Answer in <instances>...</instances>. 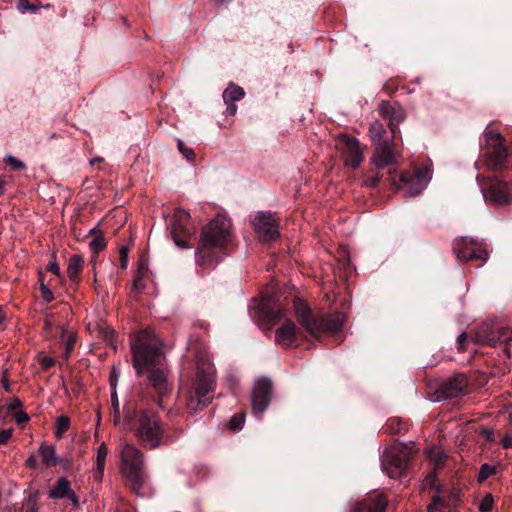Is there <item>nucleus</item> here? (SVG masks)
Returning a JSON list of instances; mask_svg holds the SVG:
<instances>
[{"label": "nucleus", "instance_id": "nucleus-1", "mask_svg": "<svg viewBox=\"0 0 512 512\" xmlns=\"http://www.w3.org/2000/svg\"><path fill=\"white\" fill-rule=\"evenodd\" d=\"M133 366L138 375L149 371L148 381L161 396L168 388L164 371L162 342L152 330H144L136 335L131 344Z\"/></svg>", "mask_w": 512, "mask_h": 512}, {"label": "nucleus", "instance_id": "nucleus-2", "mask_svg": "<svg viewBox=\"0 0 512 512\" xmlns=\"http://www.w3.org/2000/svg\"><path fill=\"white\" fill-rule=\"evenodd\" d=\"M293 307L301 326L309 335L315 338H318L325 332L339 331L345 322V315L341 312L327 315L313 314L309 307L299 298L293 300Z\"/></svg>", "mask_w": 512, "mask_h": 512}, {"label": "nucleus", "instance_id": "nucleus-3", "mask_svg": "<svg viewBox=\"0 0 512 512\" xmlns=\"http://www.w3.org/2000/svg\"><path fill=\"white\" fill-rule=\"evenodd\" d=\"M122 472L130 488L136 495H144L146 474L143 466V454L132 444H125L121 451Z\"/></svg>", "mask_w": 512, "mask_h": 512}, {"label": "nucleus", "instance_id": "nucleus-4", "mask_svg": "<svg viewBox=\"0 0 512 512\" xmlns=\"http://www.w3.org/2000/svg\"><path fill=\"white\" fill-rule=\"evenodd\" d=\"M214 370L213 367L208 365L204 371L198 368L197 377L189 390L187 398V409L191 414L208 406L212 400V393L214 391Z\"/></svg>", "mask_w": 512, "mask_h": 512}, {"label": "nucleus", "instance_id": "nucleus-5", "mask_svg": "<svg viewBox=\"0 0 512 512\" xmlns=\"http://www.w3.org/2000/svg\"><path fill=\"white\" fill-rule=\"evenodd\" d=\"M135 436L145 448L159 447L164 436V428L158 416L153 412L141 410L137 416Z\"/></svg>", "mask_w": 512, "mask_h": 512}, {"label": "nucleus", "instance_id": "nucleus-6", "mask_svg": "<svg viewBox=\"0 0 512 512\" xmlns=\"http://www.w3.org/2000/svg\"><path fill=\"white\" fill-rule=\"evenodd\" d=\"M411 449L402 443L386 448L381 457L382 470L390 478H398L406 470Z\"/></svg>", "mask_w": 512, "mask_h": 512}, {"label": "nucleus", "instance_id": "nucleus-7", "mask_svg": "<svg viewBox=\"0 0 512 512\" xmlns=\"http://www.w3.org/2000/svg\"><path fill=\"white\" fill-rule=\"evenodd\" d=\"M230 228V220L218 215L203 229L201 240L206 246L214 245L223 248L229 237Z\"/></svg>", "mask_w": 512, "mask_h": 512}, {"label": "nucleus", "instance_id": "nucleus-8", "mask_svg": "<svg viewBox=\"0 0 512 512\" xmlns=\"http://www.w3.org/2000/svg\"><path fill=\"white\" fill-rule=\"evenodd\" d=\"M484 140L489 152L487 153V166L491 170L502 167L507 158V149L503 136L497 131L490 130L484 133Z\"/></svg>", "mask_w": 512, "mask_h": 512}, {"label": "nucleus", "instance_id": "nucleus-9", "mask_svg": "<svg viewBox=\"0 0 512 512\" xmlns=\"http://www.w3.org/2000/svg\"><path fill=\"white\" fill-rule=\"evenodd\" d=\"M170 225L174 243L180 248H189L188 240L193 234L189 212L182 208L176 209Z\"/></svg>", "mask_w": 512, "mask_h": 512}, {"label": "nucleus", "instance_id": "nucleus-10", "mask_svg": "<svg viewBox=\"0 0 512 512\" xmlns=\"http://www.w3.org/2000/svg\"><path fill=\"white\" fill-rule=\"evenodd\" d=\"M453 251L456 256L464 261L479 260L486 262L488 252L482 242L468 237H460L453 242Z\"/></svg>", "mask_w": 512, "mask_h": 512}, {"label": "nucleus", "instance_id": "nucleus-11", "mask_svg": "<svg viewBox=\"0 0 512 512\" xmlns=\"http://www.w3.org/2000/svg\"><path fill=\"white\" fill-rule=\"evenodd\" d=\"M483 198L486 203L497 206L508 205L512 201V183L500 179H489L482 188Z\"/></svg>", "mask_w": 512, "mask_h": 512}, {"label": "nucleus", "instance_id": "nucleus-12", "mask_svg": "<svg viewBox=\"0 0 512 512\" xmlns=\"http://www.w3.org/2000/svg\"><path fill=\"white\" fill-rule=\"evenodd\" d=\"M431 179V171L427 167L416 170L413 174L403 173L400 176L399 189L408 196L420 194Z\"/></svg>", "mask_w": 512, "mask_h": 512}, {"label": "nucleus", "instance_id": "nucleus-13", "mask_svg": "<svg viewBox=\"0 0 512 512\" xmlns=\"http://www.w3.org/2000/svg\"><path fill=\"white\" fill-rule=\"evenodd\" d=\"M467 385L468 381L466 376L464 374H456L439 386L432 401L440 402L464 395L467 390Z\"/></svg>", "mask_w": 512, "mask_h": 512}, {"label": "nucleus", "instance_id": "nucleus-14", "mask_svg": "<svg viewBox=\"0 0 512 512\" xmlns=\"http://www.w3.org/2000/svg\"><path fill=\"white\" fill-rule=\"evenodd\" d=\"M272 382L266 377L259 378L254 383L252 392V409L254 414H262L270 404Z\"/></svg>", "mask_w": 512, "mask_h": 512}, {"label": "nucleus", "instance_id": "nucleus-15", "mask_svg": "<svg viewBox=\"0 0 512 512\" xmlns=\"http://www.w3.org/2000/svg\"><path fill=\"white\" fill-rule=\"evenodd\" d=\"M340 144L342 145L345 164L354 169L358 168L363 161V151L359 141L354 137L342 135L340 137Z\"/></svg>", "mask_w": 512, "mask_h": 512}, {"label": "nucleus", "instance_id": "nucleus-16", "mask_svg": "<svg viewBox=\"0 0 512 512\" xmlns=\"http://www.w3.org/2000/svg\"><path fill=\"white\" fill-rule=\"evenodd\" d=\"M256 233L264 241H272L279 236L278 224L270 213H260L253 221Z\"/></svg>", "mask_w": 512, "mask_h": 512}, {"label": "nucleus", "instance_id": "nucleus-17", "mask_svg": "<svg viewBox=\"0 0 512 512\" xmlns=\"http://www.w3.org/2000/svg\"><path fill=\"white\" fill-rule=\"evenodd\" d=\"M48 497L53 500L67 498L73 506H79L78 496L71 488L70 481L66 477H60L48 491Z\"/></svg>", "mask_w": 512, "mask_h": 512}, {"label": "nucleus", "instance_id": "nucleus-18", "mask_svg": "<svg viewBox=\"0 0 512 512\" xmlns=\"http://www.w3.org/2000/svg\"><path fill=\"white\" fill-rule=\"evenodd\" d=\"M379 113L389 121L388 126L392 134L396 133L398 125L403 122L406 117L405 110L400 105L385 101L379 105Z\"/></svg>", "mask_w": 512, "mask_h": 512}, {"label": "nucleus", "instance_id": "nucleus-19", "mask_svg": "<svg viewBox=\"0 0 512 512\" xmlns=\"http://www.w3.org/2000/svg\"><path fill=\"white\" fill-rule=\"evenodd\" d=\"M275 341L278 345L284 348H290L298 344V328L296 324L289 319L275 332Z\"/></svg>", "mask_w": 512, "mask_h": 512}, {"label": "nucleus", "instance_id": "nucleus-20", "mask_svg": "<svg viewBox=\"0 0 512 512\" xmlns=\"http://www.w3.org/2000/svg\"><path fill=\"white\" fill-rule=\"evenodd\" d=\"M398 153L393 149L392 143L379 144L371 157V163L377 169H384L396 163Z\"/></svg>", "mask_w": 512, "mask_h": 512}, {"label": "nucleus", "instance_id": "nucleus-21", "mask_svg": "<svg viewBox=\"0 0 512 512\" xmlns=\"http://www.w3.org/2000/svg\"><path fill=\"white\" fill-rule=\"evenodd\" d=\"M259 308L265 318L272 321L280 320L286 315V309L273 294L263 296Z\"/></svg>", "mask_w": 512, "mask_h": 512}, {"label": "nucleus", "instance_id": "nucleus-22", "mask_svg": "<svg viewBox=\"0 0 512 512\" xmlns=\"http://www.w3.org/2000/svg\"><path fill=\"white\" fill-rule=\"evenodd\" d=\"M220 247L214 245H204L201 240L200 246L196 250V263L202 268H212L218 263V254L216 252Z\"/></svg>", "mask_w": 512, "mask_h": 512}, {"label": "nucleus", "instance_id": "nucleus-23", "mask_svg": "<svg viewBox=\"0 0 512 512\" xmlns=\"http://www.w3.org/2000/svg\"><path fill=\"white\" fill-rule=\"evenodd\" d=\"M512 340V329L510 327H499L493 332L491 335L487 336L485 342L492 346L496 347L498 345H504V352L507 357L510 356L509 350L507 348L508 343Z\"/></svg>", "mask_w": 512, "mask_h": 512}, {"label": "nucleus", "instance_id": "nucleus-24", "mask_svg": "<svg viewBox=\"0 0 512 512\" xmlns=\"http://www.w3.org/2000/svg\"><path fill=\"white\" fill-rule=\"evenodd\" d=\"M387 499L383 495H377L373 499H368L356 503L351 512H385Z\"/></svg>", "mask_w": 512, "mask_h": 512}, {"label": "nucleus", "instance_id": "nucleus-25", "mask_svg": "<svg viewBox=\"0 0 512 512\" xmlns=\"http://www.w3.org/2000/svg\"><path fill=\"white\" fill-rule=\"evenodd\" d=\"M386 130L382 123L379 121H374L369 128V135L374 146L379 144H387L392 143L395 137V134H392L391 137H387Z\"/></svg>", "mask_w": 512, "mask_h": 512}, {"label": "nucleus", "instance_id": "nucleus-26", "mask_svg": "<svg viewBox=\"0 0 512 512\" xmlns=\"http://www.w3.org/2000/svg\"><path fill=\"white\" fill-rule=\"evenodd\" d=\"M57 329L60 332V341L64 345V355L68 358L74 349L76 343V334L72 330H68L64 326H58Z\"/></svg>", "mask_w": 512, "mask_h": 512}, {"label": "nucleus", "instance_id": "nucleus-27", "mask_svg": "<svg viewBox=\"0 0 512 512\" xmlns=\"http://www.w3.org/2000/svg\"><path fill=\"white\" fill-rule=\"evenodd\" d=\"M148 264L145 260H141L138 264L137 273L133 281V290L135 291H142L145 289L146 284L144 282V279L148 275Z\"/></svg>", "mask_w": 512, "mask_h": 512}, {"label": "nucleus", "instance_id": "nucleus-28", "mask_svg": "<svg viewBox=\"0 0 512 512\" xmlns=\"http://www.w3.org/2000/svg\"><path fill=\"white\" fill-rule=\"evenodd\" d=\"M244 96L245 92L243 88H241L238 85H235L234 83H230L229 86L224 90L222 95L225 104H228V102L240 101L244 98Z\"/></svg>", "mask_w": 512, "mask_h": 512}, {"label": "nucleus", "instance_id": "nucleus-29", "mask_svg": "<svg viewBox=\"0 0 512 512\" xmlns=\"http://www.w3.org/2000/svg\"><path fill=\"white\" fill-rule=\"evenodd\" d=\"M84 259L80 255H73L68 262L67 274L73 281L77 279L79 272L82 270Z\"/></svg>", "mask_w": 512, "mask_h": 512}, {"label": "nucleus", "instance_id": "nucleus-30", "mask_svg": "<svg viewBox=\"0 0 512 512\" xmlns=\"http://www.w3.org/2000/svg\"><path fill=\"white\" fill-rule=\"evenodd\" d=\"M107 454V447L104 443H102L98 448L96 460V477L99 480H101L103 477Z\"/></svg>", "mask_w": 512, "mask_h": 512}, {"label": "nucleus", "instance_id": "nucleus-31", "mask_svg": "<svg viewBox=\"0 0 512 512\" xmlns=\"http://www.w3.org/2000/svg\"><path fill=\"white\" fill-rule=\"evenodd\" d=\"M40 455L42 457V460L44 464L47 467L55 466L56 461V453L53 446H41L39 449Z\"/></svg>", "mask_w": 512, "mask_h": 512}, {"label": "nucleus", "instance_id": "nucleus-32", "mask_svg": "<svg viewBox=\"0 0 512 512\" xmlns=\"http://www.w3.org/2000/svg\"><path fill=\"white\" fill-rule=\"evenodd\" d=\"M70 419L67 416L61 415L56 419L55 435L62 437V435L69 429Z\"/></svg>", "mask_w": 512, "mask_h": 512}, {"label": "nucleus", "instance_id": "nucleus-33", "mask_svg": "<svg viewBox=\"0 0 512 512\" xmlns=\"http://www.w3.org/2000/svg\"><path fill=\"white\" fill-rule=\"evenodd\" d=\"M41 7H42V4L40 2L30 4L28 0H19V3H18V9L21 13H26L28 11L36 12Z\"/></svg>", "mask_w": 512, "mask_h": 512}, {"label": "nucleus", "instance_id": "nucleus-34", "mask_svg": "<svg viewBox=\"0 0 512 512\" xmlns=\"http://www.w3.org/2000/svg\"><path fill=\"white\" fill-rule=\"evenodd\" d=\"M382 177V174L377 171H370L364 180V184L367 187H376Z\"/></svg>", "mask_w": 512, "mask_h": 512}, {"label": "nucleus", "instance_id": "nucleus-35", "mask_svg": "<svg viewBox=\"0 0 512 512\" xmlns=\"http://www.w3.org/2000/svg\"><path fill=\"white\" fill-rule=\"evenodd\" d=\"M245 416L244 414H236L232 416L229 426L232 430H241L244 426Z\"/></svg>", "mask_w": 512, "mask_h": 512}, {"label": "nucleus", "instance_id": "nucleus-36", "mask_svg": "<svg viewBox=\"0 0 512 512\" xmlns=\"http://www.w3.org/2000/svg\"><path fill=\"white\" fill-rule=\"evenodd\" d=\"M493 503H494V500H493L492 495L491 494H487L481 500V502L479 504V510L481 512H491L492 507H493Z\"/></svg>", "mask_w": 512, "mask_h": 512}, {"label": "nucleus", "instance_id": "nucleus-37", "mask_svg": "<svg viewBox=\"0 0 512 512\" xmlns=\"http://www.w3.org/2000/svg\"><path fill=\"white\" fill-rule=\"evenodd\" d=\"M178 149L179 151L181 152V154L188 160V161H193L194 158H195V153L193 151V149L185 146V144L183 143L182 140H178Z\"/></svg>", "mask_w": 512, "mask_h": 512}, {"label": "nucleus", "instance_id": "nucleus-38", "mask_svg": "<svg viewBox=\"0 0 512 512\" xmlns=\"http://www.w3.org/2000/svg\"><path fill=\"white\" fill-rule=\"evenodd\" d=\"M56 327V322L53 314H47L44 319V329L50 337H53V328Z\"/></svg>", "mask_w": 512, "mask_h": 512}, {"label": "nucleus", "instance_id": "nucleus-39", "mask_svg": "<svg viewBox=\"0 0 512 512\" xmlns=\"http://www.w3.org/2000/svg\"><path fill=\"white\" fill-rule=\"evenodd\" d=\"M443 506L444 501L439 496H435L433 497L432 502L428 505L427 512H440Z\"/></svg>", "mask_w": 512, "mask_h": 512}, {"label": "nucleus", "instance_id": "nucleus-40", "mask_svg": "<svg viewBox=\"0 0 512 512\" xmlns=\"http://www.w3.org/2000/svg\"><path fill=\"white\" fill-rule=\"evenodd\" d=\"M105 247H106V241H105V239H104L103 237H101V236L94 238V239L90 242V248H91V250H93L94 252H99V251L103 250Z\"/></svg>", "mask_w": 512, "mask_h": 512}, {"label": "nucleus", "instance_id": "nucleus-41", "mask_svg": "<svg viewBox=\"0 0 512 512\" xmlns=\"http://www.w3.org/2000/svg\"><path fill=\"white\" fill-rule=\"evenodd\" d=\"M40 290L42 298L47 302L50 303L54 300V295L48 285H46L43 281L40 283Z\"/></svg>", "mask_w": 512, "mask_h": 512}, {"label": "nucleus", "instance_id": "nucleus-42", "mask_svg": "<svg viewBox=\"0 0 512 512\" xmlns=\"http://www.w3.org/2000/svg\"><path fill=\"white\" fill-rule=\"evenodd\" d=\"M22 407V402L18 398L10 399L7 403L6 411L7 413L15 412L16 410Z\"/></svg>", "mask_w": 512, "mask_h": 512}, {"label": "nucleus", "instance_id": "nucleus-43", "mask_svg": "<svg viewBox=\"0 0 512 512\" xmlns=\"http://www.w3.org/2000/svg\"><path fill=\"white\" fill-rule=\"evenodd\" d=\"M495 473V468L487 464H483L480 469L479 478L481 480L486 479Z\"/></svg>", "mask_w": 512, "mask_h": 512}, {"label": "nucleus", "instance_id": "nucleus-44", "mask_svg": "<svg viewBox=\"0 0 512 512\" xmlns=\"http://www.w3.org/2000/svg\"><path fill=\"white\" fill-rule=\"evenodd\" d=\"M111 401H112L113 409L115 411L114 422L117 423L119 421L120 415H119V402H118V398H117L115 391L112 392V394H111Z\"/></svg>", "mask_w": 512, "mask_h": 512}, {"label": "nucleus", "instance_id": "nucleus-45", "mask_svg": "<svg viewBox=\"0 0 512 512\" xmlns=\"http://www.w3.org/2000/svg\"><path fill=\"white\" fill-rule=\"evenodd\" d=\"M120 254V265L122 268H127L128 266V248L123 246L119 250Z\"/></svg>", "mask_w": 512, "mask_h": 512}, {"label": "nucleus", "instance_id": "nucleus-46", "mask_svg": "<svg viewBox=\"0 0 512 512\" xmlns=\"http://www.w3.org/2000/svg\"><path fill=\"white\" fill-rule=\"evenodd\" d=\"M14 419H15L17 424H24V423H27L29 421V416L23 410H18L14 414Z\"/></svg>", "mask_w": 512, "mask_h": 512}, {"label": "nucleus", "instance_id": "nucleus-47", "mask_svg": "<svg viewBox=\"0 0 512 512\" xmlns=\"http://www.w3.org/2000/svg\"><path fill=\"white\" fill-rule=\"evenodd\" d=\"M12 435H13L12 428L1 430L0 431V444L1 445L6 444L10 440Z\"/></svg>", "mask_w": 512, "mask_h": 512}, {"label": "nucleus", "instance_id": "nucleus-48", "mask_svg": "<svg viewBox=\"0 0 512 512\" xmlns=\"http://www.w3.org/2000/svg\"><path fill=\"white\" fill-rule=\"evenodd\" d=\"M5 160L8 164H10L16 170L24 167V163L14 156L9 155L6 157Z\"/></svg>", "mask_w": 512, "mask_h": 512}, {"label": "nucleus", "instance_id": "nucleus-49", "mask_svg": "<svg viewBox=\"0 0 512 512\" xmlns=\"http://www.w3.org/2000/svg\"><path fill=\"white\" fill-rule=\"evenodd\" d=\"M54 363H55L54 359L51 357H48V356H44L40 359V364L43 369H49L50 367H52L54 365Z\"/></svg>", "mask_w": 512, "mask_h": 512}, {"label": "nucleus", "instance_id": "nucleus-50", "mask_svg": "<svg viewBox=\"0 0 512 512\" xmlns=\"http://www.w3.org/2000/svg\"><path fill=\"white\" fill-rule=\"evenodd\" d=\"M227 107H226V115L228 116H234L237 112V106L235 105L234 102H228V104H226Z\"/></svg>", "mask_w": 512, "mask_h": 512}, {"label": "nucleus", "instance_id": "nucleus-51", "mask_svg": "<svg viewBox=\"0 0 512 512\" xmlns=\"http://www.w3.org/2000/svg\"><path fill=\"white\" fill-rule=\"evenodd\" d=\"M47 270L55 275H59L60 273V269L56 261L49 263L47 266Z\"/></svg>", "mask_w": 512, "mask_h": 512}, {"label": "nucleus", "instance_id": "nucleus-52", "mask_svg": "<svg viewBox=\"0 0 512 512\" xmlns=\"http://www.w3.org/2000/svg\"><path fill=\"white\" fill-rule=\"evenodd\" d=\"M467 339V334L465 332L461 333L458 338H457V342H458V350L459 351H462L463 350V343L465 342V340Z\"/></svg>", "mask_w": 512, "mask_h": 512}, {"label": "nucleus", "instance_id": "nucleus-53", "mask_svg": "<svg viewBox=\"0 0 512 512\" xmlns=\"http://www.w3.org/2000/svg\"><path fill=\"white\" fill-rule=\"evenodd\" d=\"M502 445L505 448H512V436L505 435L502 439Z\"/></svg>", "mask_w": 512, "mask_h": 512}, {"label": "nucleus", "instance_id": "nucleus-54", "mask_svg": "<svg viewBox=\"0 0 512 512\" xmlns=\"http://www.w3.org/2000/svg\"><path fill=\"white\" fill-rule=\"evenodd\" d=\"M26 465L29 467V468H35L36 467V458L35 456L31 455L27 461H26Z\"/></svg>", "mask_w": 512, "mask_h": 512}, {"label": "nucleus", "instance_id": "nucleus-55", "mask_svg": "<svg viewBox=\"0 0 512 512\" xmlns=\"http://www.w3.org/2000/svg\"><path fill=\"white\" fill-rule=\"evenodd\" d=\"M509 424L512 425V404L505 409Z\"/></svg>", "mask_w": 512, "mask_h": 512}, {"label": "nucleus", "instance_id": "nucleus-56", "mask_svg": "<svg viewBox=\"0 0 512 512\" xmlns=\"http://www.w3.org/2000/svg\"><path fill=\"white\" fill-rule=\"evenodd\" d=\"M7 411L3 406H0V420H5L7 417Z\"/></svg>", "mask_w": 512, "mask_h": 512}, {"label": "nucleus", "instance_id": "nucleus-57", "mask_svg": "<svg viewBox=\"0 0 512 512\" xmlns=\"http://www.w3.org/2000/svg\"><path fill=\"white\" fill-rule=\"evenodd\" d=\"M4 193V181L0 178V195Z\"/></svg>", "mask_w": 512, "mask_h": 512}, {"label": "nucleus", "instance_id": "nucleus-58", "mask_svg": "<svg viewBox=\"0 0 512 512\" xmlns=\"http://www.w3.org/2000/svg\"><path fill=\"white\" fill-rule=\"evenodd\" d=\"M483 434L487 437V439H490V436H491L492 432L487 430V429H485V430H483Z\"/></svg>", "mask_w": 512, "mask_h": 512}, {"label": "nucleus", "instance_id": "nucleus-59", "mask_svg": "<svg viewBox=\"0 0 512 512\" xmlns=\"http://www.w3.org/2000/svg\"><path fill=\"white\" fill-rule=\"evenodd\" d=\"M111 376L118 377V373H117V371H116V368H115V367H113V369H112V374H111Z\"/></svg>", "mask_w": 512, "mask_h": 512}, {"label": "nucleus", "instance_id": "nucleus-60", "mask_svg": "<svg viewBox=\"0 0 512 512\" xmlns=\"http://www.w3.org/2000/svg\"><path fill=\"white\" fill-rule=\"evenodd\" d=\"M226 0H216L217 3H224Z\"/></svg>", "mask_w": 512, "mask_h": 512}]
</instances>
